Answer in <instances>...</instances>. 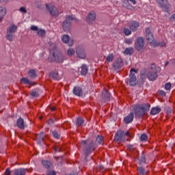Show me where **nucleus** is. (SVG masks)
<instances>
[{
	"label": "nucleus",
	"instance_id": "nucleus-1",
	"mask_svg": "<svg viewBox=\"0 0 175 175\" xmlns=\"http://www.w3.org/2000/svg\"><path fill=\"white\" fill-rule=\"evenodd\" d=\"M150 107L149 103L136 105L133 106V111L136 117H143L150 110Z\"/></svg>",
	"mask_w": 175,
	"mask_h": 175
},
{
	"label": "nucleus",
	"instance_id": "nucleus-2",
	"mask_svg": "<svg viewBox=\"0 0 175 175\" xmlns=\"http://www.w3.org/2000/svg\"><path fill=\"white\" fill-rule=\"evenodd\" d=\"M146 76L150 81H154V80L157 79V77H158V69L155 64H151L149 66Z\"/></svg>",
	"mask_w": 175,
	"mask_h": 175
},
{
	"label": "nucleus",
	"instance_id": "nucleus-3",
	"mask_svg": "<svg viewBox=\"0 0 175 175\" xmlns=\"http://www.w3.org/2000/svg\"><path fill=\"white\" fill-rule=\"evenodd\" d=\"M137 70L134 68H131L130 71L129 79L126 80V84L131 85V87H135L137 84V79H136V75Z\"/></svg>",
	"mask_w": 175,
	"mask_h": 175
},
{
	"label": "nucleus",
	"instance_id": "nucleus-4",
	"mask_svg": "<svg viewBox=\"0 0 175 175\" xmlns=\"http://www.w3.org/2000/svg\"><path fill=\"white\" fill-rule=\"evenodd\" d=\"M72 21L77 23V18L73 16H67L66 17V20L63 23V29L65 32H69Z\"/></svg>",
	"mask_w": 175,
	"mask_h": 175
},
{
	"label": "nucleus",
	"instance_id": "nucleus-5",
	"mask_svg": "<svg viewBox=\"0 0 175 175\" xmlns=\"http://www.w3.org/2000/svg\"><path fill=\"white\" fill-rule=\"evenodd\" d=\"M16 31H17V26L15 25H12L8 27L6 39H8L9 42H13V38H14V33H16Z\"/></svg>",
	"mask_w": 175,
	"mask_h": 175
},
{
	"label": "nucleus",
	"instance_id": "nucleus-6",
	"mask_svg": "<svg viewBox=\"0 0 175 175\" xmlns=\"http://www.w3.org/2000/svg\"><path fill=\"white\" fill-rule=\"evenodd\" d=\"M131 135L129 134V132L127 131L126 133H124L123 131H118L115 135L114 139L116 142H125L126 139L125 137H130Z\"/></svg>",
	"mask_w": 175,
	"mask_h": 175
},
{
	"label": "nucleus",
	"instance_id": "nucleus-7",
	"mask_svg": "<svg viewBox=\"0 0 175 175\" xmlns=\"http://www.w3.org/2000/svg\"><path fill=\"white\" fill-rule=\"evenodd\" d=\"M146 36L148 42L150 43L152 47H158V42L154 39V36L150 29H146Z\"/></svg>",
	"mask_w": 175,
	"mask_h": 175
},
{
	"label": "nucleus",
	"instance_id": "nucleus-8",
	"mask_svg": "<svg viewBox=\"0 0 175 175\" xmlns=\"http://www.w3.org/2000/svg\"><path fill=\"white\" fill-rule=\"evenodd\" d=\"M146 42H144V38L142 37H137L135 42V49L137 51H143Z\"/></svg>",
	"mask_w": 175,
	"mask_h": 175
},
{
	"label": "nucleus",
	"instance_id": "nucleus-9",
	"mask_svg": "<svg viewBox=\"0 0 175 175\" xmlns=\"http://www.w3.org/2000/svg\"><path fill=\"white\" fill-rule=\"evenodd\" d=\"M53 58L55 62L61 64L65 61V56L61 52L55 51L53 53Z\"/></svg>",
	"mask_w": 175,
	"mask_h": 175
},
{
	"label": "nucleus",
	"instance_id": "nucleus-10",
	"mask_svg": "<svg viewBox=\"0 0 175 175\" xmlns=\"http://www.w3.org/2000/svg\"><path fill=\"white\" fill-rule=\"evenodd\" d=\"M46 8L47 10L49 12L51 16H58L59 12H58V9L55 8L53 4H46Z\"/></svg>",
	"mask_w": 175,
	"mask_h": 175
},
{
	"label": "nucleus",
	"instance_id": "nucleus-11",
	"mask_svg": "<svg viewBox=\"0 0 175 175\" xmlns=\"http://www.w3.org/2000/svg\"><path fill=\"white\" fill-rule=\"evenodd\" d=\"M96 18V14H95V12L90 11L86 17L85 21L86 23H88V24H94V23H95Z\"/></svg>",
	"mask_w": 175,
	"mask_h": 175
},
{
	"label": "nucleus",
	"instance_id": "nucleus-12",
	"mask_svg": "<svg viewBox=\"0 0 175 175\" xmlns=\"http://www.w3.org/2000/svg\"><path fill=\"white\" fill-rule=\"evenodd\" d=\"M124 66V63L122 62V59L118 58L112 64V68L115 70H117V69H120V68H122Z\"/></svg>",
	"mask_w": 175,
	"mask_h": 175
},
{
	"label": "nucleus",
	"instance_id": "nucleus-13",
	"mask_svg": "<svg viewBox=\"0 0 175 175\" xmlns=\"http://www.w3.org/2000/svg\"><path fill=\"white\" fill-rule=\"evenodd\" d=\"M129 27L133 32H136L137 28L140 27V24L137 21H131L129 23Z\"/></svg>",
	"mask_w": 175,
	"mask_h": 175
},
{
	"label": "nucleus",
	"instance_id": "nucleus-14",
	"mask_svg": "<svg viewBox=\"0 0 175 175\" xmlns=\"http://www.w3.org/2000/svg\"><path fill=\"white\" fill-rule=\"evenodd\" d=\"M62 40L63 43H68V46H73L74 40L73 39H70V37L66 34L64 35L62 37Z\"/></svg>",
	"mask_w": 175,
	"mask_h": 175
},
{
	"label": "nucleus",
	"instance_id": "nucleus-15",
	"mask_svg": "<svg viewBox=\"0 0 175 175\" xmlns=\"http://www.w3.org/2000/svg\"><path fill=\"white\" fill-rule=\"evenodd\" d=\"M76 53L77 56L79 58H82V59H84L86 57L85 51L83 49L77 48Z\"/></svg>",
	"mask_w": 175,
	"mask_h": 175
},
{
	"label": "nucleus",
	"instance_id": "nucleus-16",
	"mask_svg": "<svg viewBox=\"0 0 175 175\" xmlns=\"http://www.w3.org/2000/svg\"><path fill=\"white\" fill-rule=\"evenodd\" d=\"M14 175H25L27 170L24 168L16 169L13 171Z\"/></svg>",
	"mask_w": 175,
	"mask_h": 175
},
{
	"label": "nucleus",
	"instance_id": "nucleus-17",
	"mask_svg": "<svg viewBox=\"0 0 175 175\" xmlns=\"http://www.w3.org/2000/svg\"><path fill=\"white\" fill-rule=\"evenodd\" d=\"M134 115L133 113H130L127 116H126L124 118V122H126V124H131V122H132V121H133V118H134Z\"/></svg>",
	"mask_w": 175,
	"mask_h": 175
},
{
	"label": "nucleus",
	"instance_id": "nucleus-18",
	"mask_svg": "<svg viewBox=\"0 0 175 175\" xmlns=\"http://www.w3.org/2000/svg\"><path fill=\"white\" fill-rule=\"evenodd\" d=\"M103 99L104 102H107L110 100V92H109V91L105 90L103 92Z\"/></svg>",
	"mask_w": 175,
	"mask_h": 175
},
{
	"label": "nucleus",
	"instance_id": "nucleus-19",
	"mask_svg": "<svg viewBox=\"0 0 175 175\" xmlns=\"http://www.w3.org/2000/svg\"><path fill=\"white\" fill-rule=\"evenodd\" d=\"M73 92L77 96H81V95H83V90L80 87H75L73 90Z\"/></svg>",
	"mask_w": 175,
	"mask_h": 175
},
{
	"label": "nucleus",
	"instance_id": "nucleus-20",
	"mask_svg": "<svg viewBox=\"0 0 175 175\" xmlns=\"http://www.w3.org/2000/svg\"><path fill=\"white\" fill-rule=\"evenodd\" d=\"M17 126L20 128V129H24L25 128V124H24V119L21 118L18 119Z\"/></svg>",
	"mask_w": 175,
	"mask_h": 175
},
{
	"label": "nucleus",
	"instance_id": "nucleus-21",
	"mask_svg": "<svg viewBox=\"0 0 175 175\" xmlns=\"http://www.w3.org/2000/svg\"><path fill=\"white\" fill-rule=\"evenodd\" d=\"M6 16V8L0 7V21L3 20V17Z\"/></svg>",
	"mask_w": 175,
	"mask_h": 175
},
{
	"label": "nucleus",
	"instance_id": "nucleus-22",
	"mask_svg": "<svg viewBox=\"0 0 175 175\" xmlns=\"http://www.w3.org/2000/svg\"><path fill=\"white\" fill-rule=\"evenodd\" d=\"M95 150V144L94 142L90 143V148L86 149L85 151L86 155H88V154L91 153V151H94Z\"/></svg>",
	"mask_w": 175,
	"mask_h": 175
},
{
	"label": "nucleus",
	"instance_id": "nucleus-23",
	"mask_svg": "<svg viewBox=\"0 0 175 175\" xmlns=\"http://www.w3.org/2000/svg\"><path fill=\"white\" fill-rule=\"evenodd\" d=\"M124 54L125 55H132L133 54V47L126 48L124 51Z\"/></svg>",
	"mask_w": 175,
	"mask_h": 175
},
{
	"label": "nucleus",
	"instance_id": "nucleus-24",
	"mask_svg": "<svg viewBox=\"0 0 175 175\" xmlns=\"http://www.w3.org/2000/svg\"><path fill=\"white\" fill-rule=\"evenodd\" d=\"M159 113H161V108L159 107H154L150 111V114L152 116H155L158 114Z\"/></svg>",
	"mask_w": 175,
	"mask_h": 175
},
{
	"label": "nucleus",
	"instance_id": "nucleus-25",
	"mask_svg": "<svg viewBox=\"0 0 175 175\" xmlns=\"http://www.w3.org/2000/svg\"><path fill=\"white\" fill-rule=\"evenodd\" d=\"M113 59H114V55L113 53H110L107 56L105 62L109 64L110 62H113Z\"/></svg>",
	"mask_w": 175,
	"mask_h": 175
},
{
	"label": "nucleus",
	"instance_id": "nucleus-26",
	"mask_svg": "<svg viewBox=\"0 0 175 175\" xmlns=\"http://www.w3.org/2000/svg\"><path fill=\"white\" fill-rule=\"evenodd\" d=\"M88 73V68H87L86 65H82L81 66V74L82 76H85Z\"/></svg>",
	"mask_w": 175,
	"mask_h": 175
},
{
	"label": "nucleus",
	"instance_id": "nucleus-27",
	"mask_svg": "<svg viewBox=\"0 0 175 175\" xmlns=\"http://www.w3.org/2000/svg\"><path fill=\"white\" fill-rule=\"evenodd\" d=\"M156 1L159 3L160 8H165L166 5H167V0H156Z\"/></svg>",
	"mask_w": 175,
	"mask_h": 175
},
{
	"label": "nucleus",
	"instance_id": "nucleus-28",
	"mask_svg": "<svg viewBox=\"0 0 175 175\" xmlns=\"http://www.w3.org/2000/svg\"><path fill=\"white\" fill-rule=\"evenodd\" d=\"M30 95L33 98H38V96H39V89H36L31 91Z\"/></svg>",
	"mask_w": 175,
	"mask_h": 175
},
{
	"label": "nucleus",
	"instance_id": "nucleus-29",
	"mask_svg": "<svg viewBox=\"0 0 175 175\" xmlns=\"http://www.w3.org/2000/svg\"><path fill=\"white\" fill-rule=\"evenodd\" d=\"M76 53V51L73 48H69L67 50V55L68 57H73V55Z\"/></svg>",
	"mask_w": 175,
	"mask_h": 175
},
{
	"label": "nucleus",
	"instance_id": "nucleus-30",
	"mask_svg": "<svg viewBox=\"0 0 175 175\" xmlns=\"http://www.w3.org/2000/svg\"><path fill=\"white\" fill-rule=\"evenodd\" d=\"M28 76L30 79H35V77H36V72H35V70H30L28 72Z\"/></svg>",
	"mask_w": 175,
	"mask_h": 175
},
{
	"label": "nucleus",
	"instance_id": "nucleus-31",
	"mask_svg": "<svg viewBox=\"0 0 175 175\" xmlns=\"http://www.w3.org/2000/svg\"><path fill=\"white\" fill-rule=\"evenodd\" d=\"M37 35L39 36H41V38H43L44 35H46V31L44 29H38L37 31Z\"/></svg>",
	"mask_w": 175,
	"mask_h": 175
},
{
	"label": "nucleus",
	"instance_id": "nucleus-32",
	"mask_svg": "<svg viewBox=\"0 0 175 175\" xmlns=\"http://www.w3.org/2000/svg\"><path fill=\"white\" fill-rule=\"evenodd\" d=\"M44 139V133H41L40 135H37V139L38 140V142L42 143Z\"/></svg>",
	"mask_w": 175,
	"mask_h": 175
},
{
	"label": "nucleus",
	"instance_id": "nucleus-33",
	"mask_svg": "<svg viewBox=\"0 0 175 175\" xmlns=\"http://www.w3.org/2000/svg\"><path fill=\"white\" fill-rule=\"evenodd\" d=\"M123 6L124 8H126V9H132V8H133L132 7V5H131V4L129 3V1L128 0H126V1L123 3Z\"/></svg>",
	"mask_w": 175,
	"mask_h": 175
},
{
	"label": "nucleus",
	"instance_id": "nucleus-34",
	"mask_svg": "<svg viewBox=\"0 0 175 175\" xmlns=\"http://www.w3.org/2000/svg\"><path fill=\"white\" fill-rule=\"evenodd\" d=\"M124 33L126 35V36H129L131 33H132V30H130L127 27H124L123 29Z\"/></svg>",
	"mask_w": 175,
	"mask_h": 175
},
{
	"label": "nucleus",
	"instance_id": "nucleus-35",
	"mask_svg": "<svg viewBox=\"0 0 175 175\" xmlns=\"http://www.w3.org/2000/svg\"><path fill=\"white\" fill-rule=\"evenodd\" d=\"M21 83H23V84L31 85V81H29V79L25 77H23L21 79Z\"/></svg>",
	"mask_w": 175,
	"mask_h": 175
},
{
	"label": "nucleus",
	"instance_id": "nucleus-36",
	"mask_svg": "<svg viewBox=\"0 0 175 175\" xmlns=\"http://www.w3.org/2000/svg\"><path fill=\"white\" fill-rule=\"evenodd\" d=\"M42 165L46 167V169H49V167H51V163L49 161H42Z\"/></svg>",
	"mask_w": 175,
	"mask_h": 175
},
{
	"label": "nucleus",
	"instance_id": "nucleus-37",
	"mask_svg": "<svg viewBox=\"0 0 175 175\" xmlns=\"http://www.w3.org/2000/svg\"><path fill=\"white\" fill-rule=\"evenodd\" d=\"M83 124H84V120L81 119V118H78L77 120V126H81Z\"/></svg>",
	"mask_w": 175,
	"mask_h": 175
},
{
	"label": "nucleus",
	"instance_id": "nucleus-38",
	"mask_svg": "<svg viewBox=\"0 0 175 175\" xmlns=\"http://www.w3.org/2000/svg\"><path fill=\"white\" fill-rule=\"evenodd\" d=\"M96 142L98 143V144H103V137L102 135H98L96 137Z\"/></svg>",
	"mask_w": 175,
	"mask_h": 175
},
{
	"label": "nucleus",
	"instance_id": "nucleus-39",
	"mask_svg": "<svg viewBox=\"0 0 175 175\" xmlns=\"http://www.w3.org/2000/svg\"><path fill=\"white\" fill-rule=\"evenodd\" d=\"M126 44H132L133 43V40L132 38H127L124 40Z\"/></svg>",
	"mask_w": 175,
	"mask_h": 175
},
{
	"label": "nucleus",
	"instance_id": "nucleus-40",
	"mask_svg": "<svg viewBox=\"0 0 175 175\" xmlns=\"http://www.w3.org/2000/svg\"><path fill=\"white\" fill-rule=\"evenodd\" d=\"M19 12L23 14H25V13H27V8H25V7H21L19 8Z\"/></svg>",
	"mask_w": 175,
	"mask_h": 175
},
{
	"label": "nucleus",
	"instance_id": "nucleus-41",
	"mask_svg": "<svg viewBox=\"0 0 175 175\" xmlns=\"http://www.w3.org/2000/svg\"><path fill=\"white\" fill-rule=\"evenodd\" d=\"M147 139H148V137H147V135L146 134H142L141 135V142H146L147 141Z\"/></svg>",
	"mask_w": 175,
	"mask_h": 175
},
{
	"label": "nucleus",
	"instance_id": "nucleus-42",
	"mask_svg": "<svg viewBox=\"0 0 175 175\" xmlns=\"http://www.w3.org/2000/svg\"><path fill=\"white\" fill-rule=\"evenodd\" d=\"M52 135L55 139H59V134L55 131H52Z\"/></svg>",
	"mask_w": 175,
	"mask_h": 175
},
{
	"label": "nucleus",
	"instance_id": "nucleus-43",
	"mask_svg": "<svg viewBox=\"0 0 175 175\" xmlns=\"http://www.w3.org/2000/svg\"><path fill=\"white\" fill-rule=\"evenodd\" d=\"M165 90H167V91H169V90H170V88H172V84L165 83Z\"/></svg>",
	"mask_w": 175,
	"mask_h": 175
},
{
	"label": "nucleus",
	"instance_id": "nucleus-44",
	"mask_svg": "<svg viewBox=\"0 0 175 175\" xmlns=\"http://www.w3.org/2000/svg\"><path fill=\"white\" fill-rule=\"evenodd\" d=\"M139 161H140L139 163H146V158L144 157V154H142Z\"/></svg>",
	"mask_w": 175,
	"mask_h": 175
},
{
	"label": "nucleus",
	"instance_id": "nucleus-45",
	"mask_svg": "<svg viewBox=\"0 0 175 175\" xmlns=\"http://www.w3.org/2000/svg\"><path fill=\"white\" fill-rule=\"evenodd\" d=\"M31 31H36L37 32L38 31H39V28L38 27V26H35V25L31 26Z\"/></svg>",
	"mask_w": 175,
	"mask_h": 175
},
{
	"label": "nucleus",
	"instance_id": "nucleus-46",
	"mask_svg": "<svg viewBox=\"0 0 175 175\" xmlns=\"http://www.w3.org/2000/svg\"><path fill=\"white\" fill-rule=\"evenodd\" d=\"M138 172H139V173H140V174H144V169H143V167H139V168H138Z\"/></svg>",
	"mask_w": 175,
	"mask_h": 175
},
{
	"label": "nucleus",
	"instance_id": "nucleus-47",
	"mask_svg": "<svg viewBox=\"0 0 175 175\" xmlns=\"http://www.w3.org/2000/svg\"><path fill=\"white\" fill-rule=\"evenodd\" d=\"M157 44H158L157 47H158V46H161V47H166V42H163L161 43L159 42Z\"/></svg>",
	"mask_w": 175,
	"mask_h": 175
},
{
	"label": "nucleus",
	"instance_id": "nucleus-48",
	"mask_svg": "<svg viewBox=\"0 0 175 175\" xmlns=\"http://www.w3.org/2000/svg\"><path fill=\"white\" fill-rule=\"evenodd\" d=\"M128 148H129V150H130V151H133V150H135V146H133V145H129L128 146Z\"/></svg>",
	"mask_w": 175,
	"mask_h": 175
},
{
	"label": "nucleus",
	"instance_id": "nucleus-49",
	"mask_svg": "<svg viewBox=\"0 0 175 175\" xmlns=\"http://www.w3.org/2000/svg\"><path fill=\"white\" fill-rule=\"evenodd\" d=\"M159 93V95H161V96H165L166 95V93H165V91L163 90H160Z\"/></svg>",
	"mask_w": 175,
	"mask_h": 175
},
{
	"label": "nucleus",
	"instance_id": "nucleus-50",
	"mask_svg": "<svg viewBox=\"0 0 175 175\" xmlns=\"http://www.w3.org/2000/svg\"><path fill=\"white\" fill-rule=\"evenodd\" d=\"M11 173H12V172L10 171V170L9 168H7L5 170V175H10Z\"/></svg>",
	"mask_w": 175,
	"mask_h": 175
},
{
	"label": "nucleus",
	"instance_id": "nucleus-51",
	"mask_svg": "<svg viewBox=\"0 0 175 175\" xmlns=\"http://www.w3.org/2000/svg\"><path fill=\"white\" fill-rule=\"evenodd\" d=\"M53 79H55L56 80H58V73L55 72L54 75L53 76Z\"/></svg>",
	"mask_w": 175,
	"mask_h": 175
},
{
	"label": "nucleus",
	"instance_id": "nucleus-52",
	"mask_svg": "<svg viewBox=\"0 0 175 175\" xmlns=\"http://www.w3.org/2000/svg\"><path fill=\"white\" fill-rule=\"evenodd\" d=\"M56 173L54 171L49 172L46 175H55Z\"/></svg>",
	"mask_w": 175,
	"mask_h": 175
},
{
	"label": "nucleus",
	"instance_id": "nucleus-53",
	"mask_svg": "<svg viewBox=\"0 0 175 175\" xmlns=\"http://www.w3.org/2000/svg\"><path fill=\"white\" fill-rule=\"evenodd\" d=\"M0 2H1V3H6L9 2V0H0Z\"/></svg>",
	"mask_w": 175,
	"mask_h": 175
},
{
	"label": "nucleus",
	"instance_id": "nucleus-54",
	"mask_svg": "<svg viewBox=\"0 0 175 175\" xmlns=\"http://www.w3.org/2000/svg\"><path fill=\"white\" fill-rule=\"evenodd\" d=\"M81 146H85V144H87V141H81Z\"/></svg>",
	"mask_w": 175,
	"mask_h": 175
},
{
	"label": "nucleus",
	"instance_id": "nucleus-55",
	"mask_svg": "<svg viewBox=\"0 0 175 175\" xmlns=\"http://www.w3.org/2000/svg\"><path fill=\"white\" fill-rule=\"evenodd\" d=\"M127 1L132 2V3H133V5H136V0H127Z\"/></svg>",
	"mask_w": 175,
	"mask_h": 175
},
{
	"label": "nucleus",
	"instance_id": "nucleus-56",
	"mask_svg": "<svg viewBox=\"0 0 175 175\" xmlns=\"http://www.w3.org/2000/svg\"><path fill=\"white\" fill-rule=\"evenodd\" d=\"M55 152H59V151H61V149L55 148Z\"/></svg>",
	"mask_w": 175,
	"mask_h": 175
},
{
	"label": "nucleus",
	"instance_id": "nucleus-57",
	"mask_svg": "<svg viewBox=\"0 0 175 175\" xmlns=\"http://www.w3.org/2000/svg\"><path fill=\"white\" fill-rule=\"evenodd\" d=\"M172 18H173V20H175V14H174L173 15H172Z\"/></svg>",
	"mask_w": 175,
	"mask_h": 175
},
{
	"label": "nucleus",
	"instance_id": "nucleus-58",
	"mask_svg": "<svg viewBox=\"0 0 175 175\" xmlns=\"http://www.w3.org/2000/svg\"><path fill=\"white\" fill-rule=\"evenodd\" d=\"M167 65H169V62H166L165 64V66H167Z\"/></svg>",
	"mask_w": 175,
	"mask_h": 175
},
{
	"label": "nucleus",
	"instance_id": "nucleus-59",
	"mask_svg": "<svg viewBox=\"0 0 175 175\" xmlns=\"http://www.w3.org/2000/svg\"><path fill=\"white\" fill-rule=\"evenodd\" d=\"M51 110L52 111H54V110H55V107H51Z\"/></svg>",
	"mask_w": 175,
	"mask_h": 175
},
{
	"label": "nucleus",
	"instance_id": "nucleus-60",
	"mask_svg": "<svg viewBox=\"0 0 175 175\" xmlns=\"http://www.w3.org/2000/svg\"><path fill=\"white\" fill-rule=\"evenodd\" d=\"M79 174L77 172H75L74 174H70V175H78Z\"/></svg>",
	"mask_w": 175,
	"mask_h": 175
},
{
	"label": "nucleus",
	"instance_id": "nucleus-61",
	"mask_svg": "<svg viewBox=\"0 0 175 175\" xmlns=\"http://www.w3.org/2000/svg\"><path fill=\"white\" fill-rule=\"evenodd\" d=\"M174 61H175V59H172V60H171V62H172V64H174Z\"/></svg>",
	"mask_w": 175,
	"mask_h": 175
},
{
	"label": "nucleus",
	"instance_id": "nucleus-62",
	"mask_svg": "<svg viewBox=\"0 0 175 175\" xmlns=\"http://www.w3.org/2000/svg\"><path fill=\"white\" fill-rule=\"evenodd\" d=\"M40 120H42V119H43V116H41V117L40 118Z\"/></svg>",
	"mask_w": 175,
	"mask_h": 175
}]
</instances>
